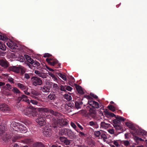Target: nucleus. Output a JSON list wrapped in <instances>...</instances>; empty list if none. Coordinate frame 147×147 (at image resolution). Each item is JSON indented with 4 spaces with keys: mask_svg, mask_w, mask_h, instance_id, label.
I'll return each instance as SVG.
<instances>
[{
    "mask_svg": "<svg viewBox=\"0 0 147 147\" xmlns=\"http://www.w3.org/2000/svg\"><path fill=\"white\" fill-rule=\"evenodd\" d=\"M43 134L47 137H49L52 135V130L50 128L45 126L43 128Z\"/></svg>",
    "mask_w": 147,
    "mask_h": 147,
    "instance_id": "obj_5",
    "label": "nucleus"
},
{
    "mask_svg": "<svg viewBox=\"0 0 147 147\" xmlns=\"http://www.w3.org/2000/svg\"><path fill=\"white\" fill-rule=\"evenodd\" d=\"M6 47L4 44H2L0 45V49L3 51H5L6 50Z\"/></svg>",
    "mask_w": 147,
    "mask_h": 147,
    "instance_id": "obj_39",
    "label": "nucleus"
},
{
    "mask_svg": "<svg viewBox=\"0 0 147 147\" xmlns=\"http://www.w3.org/2000/svg\"><path fill=\"white\" fill-rule=\"evenodd\" d=\"M53 86V89L55 91H56L59 90V87L58 86L57 84H54Z\"/></svg>",
    "mask_w": 147,
    "mask_h": 147,
    "instance_id": "obj_34",
    "label": "nucleus"
},
{
    "mask_svg": "<svg viewBox=\"0 0 147 147\" xmlns=\"http://www.w3.org/2000/svg\"><path fill=\"white\" fill-rule=\"evenodd\" d=\"M30 102H31L34 105H37L38 103V102L36 100H31Z\"/></svg>",
    "mask_w": 147,
    "mask_h": 147,
    "instance_id": "obj_57",
    "label": "nucleus"
},
{
    "mask_svg": "<svg viewBox=\"0 0 147 147\" xmlns=\"http://www.w3.org/2000/svg\"><path fill=\"white\" fill-rule=\"evenodd\" d=\"M94 106L95 107V108H96V109H98V108H99V105L98 102H97L95 101H94Z\"/></svg>",
    "mask_w": 147,
    "mask_h": 147,
    "instance_id": "obj_43",
    "label": "nucleus"
},
{
    "mask_svg": "<svg viewBox=\"0 0 147 147\" xmlns=\"http://www.w3.org/2000/svg\"><path fill=\"white\" fill-rule=\"evenodd\" d=\"M64 97L67 100L70 101L71 99V96L68 95V94H66L64 95Z\"/></svg>",
    "mask_w": 147,
    "mask_h": 147,
    "instance_id": "obj_31",
    "label": "nucleus"
},
{
    "mask_svg": "<svg viewBox=\"0 0 147 147\" xmlns=\"http://www.w3.org/2000/svg\"><path fill=\"white\" fill-rule=\"evenodd\" d=\"M40 90L44 92H49L50 89L47 87L45 86H43V87H41Z\"/></svg>",
    "mask_w": 147,
    "mask_h": 147,
    "instance_id": "obj_23",
    "label": "nucleus"
},
{
    "mask_svg": "<svg viewBox=\"0 0 147 147\" xmlns=\"http://www.w3.org/2000/svg\"><path fill=\"white\" fill-rule=\"evenodd\" d=\"M75 107L76 109H78L81 108V107L80 106V105L79 104V103H78L77 101L75 102Z\"/></svg>",
    "mask_w": 147,
    "mask_h": 147,
    "instance_id": "obj_44",
    "label": "nucleus"
},
{
    "mask_svg": "<svg viewBox=\"0 0 147 147\" xmlns=\"http://www.w3.org/2000/svg\"><path fill=\"white\" fill-rule=\"evenodd\" d=\"M33 64H31L32 66L34 67H37L40 65V63L36 61H34Z\"/></svg>",
    "mask_w": 147,
    "mask_h": 147,
    "instance_id": "obj_27",
    "label": "nucleus"
},
{
    "mask_svg": "<svg viewBox=\"0 0 147 147\" xmlns=\"http://www.w3.org/2000/svg\"><path fill=\"white\" fill-rule=\"evenodd\" d=\"M49 110H50V109L47 108H39V110L40 111L49 112Z\"/></svg>",
    "mask_w": 147,
    "mask_h": 147,
    "instance_id": "obj_32",
    "label": "nucleus"
},
{
    "mask_svg": "<svg viewBox=\"0 0 147 147\" xmlns=\"http://www.w3.org/2000/svg\"><path fill=\"white\" fill-rule=\"evenodd\" d=\"M94 101L92 100H88V104L90 106L92 107V106H93V105H94Z\"/></svg>",
    "mask_w": 147,
    "mask_h": 147,
    "instance_id": "obj_49",
    "label": "nucleus"
},
{
    "mask_svg": "<svg viewBox=\"0 0 147 147\" xmlns=\"http://www.w3.org/2000/svg\"><path fill=\"white\" fill-rule=\"evenodd\" d=\"M67 134L69 137L72 139H76L77 138L76 136L71 130L67 129Z\"/></svg>",
    "mask_w": 147,
    "mask_h": 147,
    "instance_id": "obj_9",
    "label": "nucleus"
},
{
    "mask_svg": "<svg viewBox=\"0 0 147 147\" xmlns=\"http://www.w3.org/2000/svg\"><path fill=\"white\" fill-rule=\"evenodd\" d=\"M71 126L74 128L77 132L78 131L76 129V125L73 122H71Z\"/></svg>",
    "mask_w": 147,
    "mask_h": 147,
    "instance_id": "obj_52",
    "label": "nucleus"
},
{
    "mask_svg": "<svg viewBox=\"0 0 147 147\" xmlns=\"http://www.w3.org/2000/svg\"><path fill=\"white\" fill-rule=\"evenodd\" d=\"M6 86H7L8 89V88L11 89L12 88H13V87H12L9 84H6Z\"/></svg>",
    "mask_w": 147,
    "mask_h": 147,
    "instance_id": "obj_60",
    "label": "nucleus"
},
{
    "mask_svg": "<svg viewBox=\"0 0 147 147\" xmlns=\"http://www.w3.org/2000/svg\"><path fill=\"white\" fill-rule=\"evenodd\" d=\"M10 138L9 134L7 133L4 134L2 137L0 136V139H2V140L5 142H8Z\"/></svg>",
    "mask_w": 147,
    "mask_h": 147,
    "instance_id": "obj_12",
    "label": "nucleus"
},
{
    "mask_svg": "<svg viewBox=\"0 0 147 147\" xmlns=\"http://www.w3.org/2000/svg\"><path fill=\"white\" fill-rule=\"evenodd\" d=\"M89 142H90L93 145H94L95 144V142L93 140H92V139L90 140Z\"/></svg>",
    "mask_w": 147,
    "mask_h": 147,
    "instance_id": "obj_63",
    "label": "nucleus"
},
{
    "mask_svg": "<svg viewBox=\"0 0 147 147\" xmlns=\"http://www.w3.org/2000/svg\"><path fill=\"white\" fill-rule=\"evenodd\" d=\"M110 125V124L107 123L105 121H102L100 123V127L102 128L107 129L108 128Z\"/></svg>",
    "mask_w": 147,
    "mask_h": 147,
    "instance_id": "obj_14",
    "label": "nucleus"
},
{
    "mask_svg": "<svg viewBox=\"0 0 147 147\" xmlns=\"http://www.w3.org/2000/svg\"><path fill=\"white\" fill-rule=\"evenodd\" d=\"M100 136L101 138L103 139V140L104 142H106V139H107V137L105 134L104 133L102 134Z\"/></svg>",
    "mask_w": 147,
    "mask_h": 147,
    "instance_id": "obj_37",
    "label": "nucleus"
},
{
    "mask_svg": "<svg viewBox=\"0 0 147 147\" xmlns=\"http://www.w3.org/2000/svg\"><path fill=\"white\" fill-rule=\"evenodd\" d=\"M74 104L73 103H72L71 102H69L68 103L67 105H65V108L67 107H70L71 108H72L74 107Z\"/></svg>",
    "mask_w": 147,
    "mask_h": 147,
    "instance_id": "obj_42",
    "label": "nucleus"
},
{
    "mask_svg": "<svg viewBox=\"0 0 147 147\" xmlns=\"http://www.w3.org/2000/svg\"><path fill=\"white\" fill-rule=\"evenodd\" d=\"M48 98L51 100H54L56 98L55 94H50L48 96Z\"/></svg>",
    "mask_w": 147,
    "mask_h": 147,
    "instance_id": "obj_28",
    "label": "nucleus"
},
{
    "mask_svg": "<svg viewBox=\"0 0 147 147\" xmlns=\"http://www.w3.org/2000/svg\"><path fill=\"white\" fill-rule=\"evenodd\" d=\"M22 97L23 101L26 102L28 104H30V100L27 98L28 96L24 94H22Z\"/></svg>",
    "mask_w": 147,
    "mask_h": 147,
    "instance_id": "obj_22",
    "label": "nucleus"
},
{
    "mask_svg": "<svg viewBox=\"0 0 147 147\" xmlns=\"http://www.w3.org/2000/svg\"><path fill=\"white\" fill-rule=\"evenodd\" d=\"M52 56V55L48 53H45L43 55V57H51Z\"/></svg>",
    "mask_w": 147,
    "mask_h": 147,
    "instance_id": "obj_53",
    "label": "nucleus"
},
{
    "mask_svg": "<svg viewBox=\"0 0 147 147\" xmlns=\"http://www.w3.org/2000/svg\"><path fill=\"white\" fill-rule=\"evenodd\" d=\"M87 107L89 108V112L88 113V114L92 117H95L96 114V108H95V107L92 106L91 107H90L88 106Z\"/></svg>",
    "mask_w": 147,
    "mask_h": 147,
    "instance_id": "obj_6",
    "label": "nucleus"
},
{
    "mask_svg": "<svg viewBox=\"0 0 147 147\" xmlns=\"http://www.w3.org/2000/svg\"><path fill=\"white\" fill-rule=\"evenodd\" d=\"M111 117H115V119L113 120V123H115L119 122L124 121L125 119V118L120 116L118 115L116 116L114 114L111 113Z\"/></svg>",
    "mask_w": 147,
    "mask_h": 147,
    "instance_id": "obj_3",
    "label": "nucleus"
},
{
    "mask_svg": "<svg viewBox=\"0 0 147 147\" xmlns=\"http://www.w3.org/2000/svg\"><path fill=\"white\" fill-rule=\"evenodd\" d=\"M90 95L92 96V97H93L95 99L98 98V96L94 95V94L91 93L90 94Z\"/></svg>",
    "mask_w": 147,
    "mask_h": 147,
    "instance_id": "obj_56",
    "label": "nucleus"
},
{
    "mask_svg": "<svg viewBox=\"0 0 147 147\" xmlns=\"http://www.w3.org/2000/svg\"><path fill=\"white\" fill-rule=\"evenodd\" d=\"M89 124L90 126H93L96 125V123L93 121L90 122Z\"/></svg>",
    "mask_w": 147,
    "mask_h": 147,
    "instance_id": "obj_64",
    "label": "nucleus"
},
{
    "mask_svg": "<svg viewBox=\"0 0 147 147\" xmlns=\"http://www.w3.org/2000/svg\"><path fill=\"white\" fill-rule=\"evenodd\" d=\"M70 141H71V140H68L67 138L63 143L65 145H69Z\"/></svg>",
    "mask_w": 147,
    "mask_h": 147,
    "instance_id": "obj_36",
    "label": "nucleus"
},
{
    "mask_svg": "<svg viewBox=\"0 0 147 147\" xmlns=\"http://www.w3.org/2000/svg\"><path fill=\"white\" fill-rule=\"evenodd\" d=\"M28 109H30L32 110V111L36 110V108L33 107L32 106H30L29 107H28Z\"/></svg>",
    "mask_w": 147,
    "mask_h": 147,
    "instance_id": "obj_62",
    "label": "nucleus"
},
{
    "mask_svg": "<svg viewBox=\"0 0 147 147\" xmlns=\"http://www.w3.org/2000/svg\"><path fill=\"white\" fill-rule=\"evenodd\" d=\"M32 116L33 117H40V115L38 114V113L35 111H32V113L31 115V117Z\"/></svg>",
    "mask_w": 147,
    "mask_h": 147,
    "instance_id": "obj_25",
    "label": "nucleus"
},
{
    "mask_svg": "<svg viewBox=\"0 0 147 147\" xmlns=\"http://www.w3.org/2000/svg\"><path fill=\"white\" fill-rule=\"evenodd\" d=\"M125 125L128 127L129 128L131 129V130L134 131L136 133L134 134L133 131L131 132V133L134 135V134H139V135H147V132H146L145 131L140 128H139L138 129H136L135 127L131 123L129 122H126Z\"/></svg>",
    "mask_w": 147,
    "mask_h": 147,
    "instance_id": "obj_2",
    "label": "nucleus"
},
{
    "mask_svg": "<svg viewBox=\"0 0 147 147\" xmlns=\"http://www.w3.org/2000/svg\"><path fill=\"white\" fill-rule=\"evenodd\" d=\"M32 141V140L30 138H26L25 139V141L26 143H29Z\"/></svg>",
    "mask_w": 147,
    "mask_h": 147,
    "instance_id": "obj_46",
    "label": "nucleus"
},
{
    "mask_svg": "<svg viewBox=\"0 0 147 147\" xmlns=\"http://www.w3.org/2000/svg\"><path fill=\"white\" fill-rule=\"evenodd\" d=\"M84 97H86L88 100H91L93 99V98L90 96L89 95H84Z\"/></svg>",
    "mask_w": 147,
    "mask_h": 147,
    "instance_id": "obj_54",
    "label": "nucleus"
},
{
    "mask_svg": "<svg viewBox=\"0 0 147 147\" xmlns=\"http://www.w3.org/2000/svg\"><path fill=\"white\" fill-rule=\"evenodd\" d=\"M22 96L21 97H18V98L17 99V100L18 101L17 102L18 103H19L22 100Z\"/></svg>",
    "mask_w": 147,
    "mask_h": 147,
    "instance_id": "obj_61",
    "label": "nucleus"
},
{
    "mask_svg": "<svg viewBox=\"0 0 147 147\" xmlns=\"http://www.w3.org/2000/svg\"><path fill=\"white\" fill-rule=\"evenodd\" d=\"M13 80L14 79L11 78H9L8 79V81L12 83H14Z\"/></svg>",
    "mask_w": 147,
    "mask_h": 147,
    "instance_id": "obj_59",
    "label": "nucleus"
},
{
    "mask_svg": "<svg viewBox=\"0 0 147 147\" xmlns=\"http://www.w3.org/2000/svg\"><path fill=\"white\" fill-rule=\"evenodd\" d=\"M66 87L65 88L66 90H67L68 91H71L72 89V88L70 86H66Z\"/></svg>",
    "mask_w": 147,
    "mask_h": 147,
    "instance_id": "obj_55",
    "label": "nucleus"
},
{
    "mask_svg": "<svg viewBox=\"0 0 147 147\" xmlns=\"http://www.w3.org/2000/svg\"><path fill=\"white\" fill-rule=\"evenodd\" d=\"M66 129H61L59 132V135L60 136H63L65 135L67 133Z\"/></svg>",
    "mask_w": 147,
    "mask_h": 147,
    "instance_id": "obj_20",
    "label": "nucleus"
},
{
    "mask_svg": "<svg viewBox=\"0 0 147 147\" xmlns=\"http://www.w3.org/2000/svg\"><path fill=\"white\" fill-rule=\"evenodd\" d=\"M117 109V106L116 104H114L113 106L111 105V111L114 112Z\"/></svg>",
    "mask_w": 147,
    "mask_h": 147,
    "instance_id": "obj_29",
    "label": "nucleus"
},
{
    "mask_svg": "<svg viewBox=\"0 0 147 147\" xmlns=\"http://www.w3.org/2000/svg\"><path fill=\"white\" fill-rule=\"evenodd\" d=\"M31 80L33 84L35 86L37 85H41L42 84V80L36 76L32 77L31 78Z\"/></svg>",
    "mask_w": 147,
    "mask_h": 147,
    "instance_id": "obj_4",
    "label": "nucleus"
},
{
    "mask_svg": "<svg viewBox=\"0 0 147 147\" xmlns=\"http://www.w3.org/2000/svg\"><path fill=\"white\" fill-rule=\"evenodd\" d=\"M67 138L64 137H61V136L59 137V140H60L63 142Z\"/></svg>",
    "mask_w": 147,
    "mask_h": 147,
    "instance_id": "obj_51",
    "label": "nucleus"
},
{
    "mask_svg": "<svg viewBox=\"0 0 147 147\" xmlns=\"http://www.w3.org/2000/svg\"><path fill=\"white\" fill-rule=\"evenodd\" d=\"M120 122H118L114 123L113 126L117 130H120L121 131H123L124 129L123 128V125H121L120 124Z\"/></svg>",
    "mask_w": 147,
    "mask_h": 147,
    "instance_id": "obj_11",
    "label": "nucleus"
},
{
    "mask_svg": "<svg viewBox=\"0 0 147 147\" xmlns=\"http://www.w3.org/2000/svg\"><path fill=\"white\" fill-rule=\"evenodd\" d=\"M31 93L35 96H38L40 94V93L37 92L35 90L32 91L31 92Z\"/></svg>",
    "mask_w": 147,
    "mask_h": 147,
    "instance_id": "obj_40",
    "label": "nucleus"
},
{
    "mask_svg": "<svg viewBox=\"0 0 147 147\" xmlns=\"http://www.w3.org/2000/svg\"><path fill=\"white\" fill-rule=\"evenodd\" d=\"M33 111L32 110L27 108L24 111L25 114L29 117H31V115Z\"/></svg>",
    "mask_w": 147,
    "mask_h": 147,
    "instance_id": "obj_15",
    "label": "nucleus"
},
{
    "mask_svg": "<svg viewBox=\"0 0 147 147\" xmlns=\"http://www.w3.org/2000/svg\"><path fill=\"white\" fill-rule=\"evenodd\" d=\"M25 57L27 60V62H29L30 63L32 64L34 62L33 59H32L30 57L27 55H25Z\"/></svg>",
    "mask_w": 147,
    "mask_h": 147,
    "instance_id": "obj_19",
    "label": "nucleus"
},
{
    "mask_svg": "<svg viewBox=\"0 0 147 147\" xmlns=\"http://www.w3.org/2000/svg\"><path fill=\"white\" fill-rule=\"evenodd\" d=\"M6 129L5 127L3 125H0V136H1L5 133Z\"/></svg>",
    "mask_w": 147,
    "mask_h": 147,
    "instance_id": "obj_18",
    "label": "nucleus"
},
{
    "mask_svg": "<svg viewBox=\"0 0 147 147\" xmlns=\"http://www.w3.org/2000/svg\"><path fill=\"white\" fill-rule=\"evenodd\" d=\"M17 86L19 88L22 90L25 89H26V86L20 83H18L17 84Z\"/></svg>",
    "mask_w": 147,
    "mask_h": 147,
    "instance_id": "obj_35",
    "label": "nucleus"
},
{
    "mask_svg": "<svg viewBox=\"0 0 147 147\" xmlns=\"http://www.w3.org/2000/svg\"><path fill=\"white\" fill-rule=\"evenodd\" d=\"M12 90L14 93H20L21 92L16 87H13Z\"/></svg>",
    "mask_w": 147,
    "mask_h": 147,
    "instance_id": "obj_33",
    "label": "nucleus"
},
{
    "mask_svg": "<svg viewBox=\"0 0 147 147\" xmlns=\"http://www.w3.org/2000/svg\"><path fill=\"white\" fill-rule=\"evenodd\" d=\"M6 45L8 47L11 49H14V47L12 45V44L10 43L7 42L6 43Z\"/></svg>",
    "mask_w": 147,
    "mask_h": 147,
    "instance_id": "obj_41",
    "label": "nucleus"
},
{
    "mask_svg": "<svg viewBox=\"0 0 147 147\" xmlns=\"http://www.w3.org/2000/svg\"><path fill=\"white\" fill-rule=\"evenodd\" d=\"M9 65V63L6 60L0 59V66L3 67L4 68H6L8 67Z\"/></svg>",
    "mask_w": 147,
    "mask_h": 147,
    "instance_id": "obj_7",
    "label": "nucleus"
},
{
    "mask_svg": "<svg viewBox=\"0 0 147 147\" xmlns=\"http://www.w3.org/2000/svg\"><path fill=\"white\" fill-rule=\"evenodd\" d=\"M49 111V113H51V114H52L53 115L55 116H57L58 114V112L54 111L53 110L51 109H50V110Z\"/></svg>",
    "mask_w": 147,
    "mask_h": 147,
    "instance_id": "obj_38",
    "label": "nucleus"
},
{
    "mask_svg": "<svg viewBox=\"0 0 147 147\" xmlns=\"http://www.w3.org/2000/svg\"><path fill=\"white\" fill-rule=\"evenodd\" d=\"M74 85L75 86L78 92L81 94H84V92L83 90L82 87L78 84H74Z\"/></svg>",
    "mask_w": 147,
    "mask_h": 147,
    "instance_id": "obj_13",
    "label": "nucleus"
},
{
    "mask_svg": "<svg viewBox=\"0 0 147 147\" xmlns=\"http://www.w3.org/2000/svg\"><path fill=\"white\" fill-rule=\"evenodd\" d=\"M25 78L27 79H28L30 78V76L28 74L26 73L24 74Z\"/></svg>",
    "mask_w": 147,
    "mask_h": 147,
    "instance_id": "obj_58",
    "label": "nucleus"
},
{
    "mask_svg": "<svg viewBox=\"0 0 147 147\" xmlns=\"http://www.w3.org/2000/svg\"><path fill=\"white\" fill-rule=\"evenodd\" d=\"M2 106V107H1L0 110L3 111H9L10 110V109L8 107V106L4 105H1Z\"/></svg>",
    "mask_w": 147,
    "mask_h": 147,
    "instance_id": "obj_17",
    "label": "nucleus"
},
{
    "mask_svg": "<svg viewBox=\"0 0 147 147\" xmlns=\"http://www.w3.org/2000/svg\"><path fill=\"white\" fill-rule=\"evenodd\" d=\"M57 63H58V61L57 60H55L52 62H51V64H50V65L54 66L55 64H56Z\"/></svg>",
    "mask_w": 147,
    "mask_h": 147,
    "instance_id": "obj_48",
    "label": "nucleus"
},
{
    "mask_svg": "<svg viewBox=\"0 0 147 147\" xmlns=\"http://www.w3.org/2000/svg\"><path fill=\"white\" fill-rule=\"evenodd\" d=\"M100 134V132L99 131H96L94 133V135L96 137H98Z\"/></svg>",
    "mask_w": 147,
    "mask_h": 147,
    "instance_id": "obj_45",
    "label": "nucleus"
},
{
    "mask_svg": "<svg viewBox=\"0 0 147 147\" xmlns=\"http://www.w3.org/2000/svg\"><path fill=\"white\" fill-rule=\"evenodd\" d=\"M12 128L15 131L19 132L22 134L25 133L27 131L26 127L20 123L13 122Z\"/></svg>",
    "mask_w": 147,
    "mask_h": 147,
    "instance_id": "obj_1",
    "label": "nucleus"
},
{
    "mask_svg": "<svg viewBox=\"0 0 147 147\" xmlns=\"http://www.w3.org/2000/svg\"><path fill=\"white\" fill-rule=\"evenodd\" d=\"M66 86H63L62 85L60 86V90L61 91H63L66 92V90L65 89V87H66Z\"/></svg>",
    "mask_w": 147,
    "mask_h": 147,
    "instance_id": "obj_47",
    "label": "nucleus"
},
{
    "mask_svg": "<svg viewBox=\"0 0 147 147\" xmlns=\"http://www.w3.org/2000/svg\"><path fill=\"white\" fill-rule=\"evenodd\" d=\"M57 119L56 118H55L54 120H55L54 121V124L56 125L57 127L61 128L62 127L61 123V120L60 119H58V118L57 117Z\"/></svg>",
    "mask_w": 147,
    "mask_h": 147,
    "instance_id": "obj_16",
    "label": "nucleus"
},
{
    "mask_svg": "<svg viewBox=\"0 0 147 147\" xmlns=\"http://www.w3.org/2000/svg\"><path fill=\"white\" fill-rule=\"evenodd\" d=\"M34 73L36 74L39 75V76L40 77H42V76L41 73H40L39 71L37 70H35Z\"/></svg>",
    "mask_w": 147,
    "mask_h": 147,
    "instance_id": "obj_50",
    "label": "nucleus"
},
{
    "mask_svg": "<svg viewBox=\"0 0 147 147\" xmlns=\"http://www.w3.org/2000/svg\"><path fill=\"white\" fill-rule=\"evenodd\" d=\"M20 67H16V66H10L8 68L7 71L9 72L12 71L16 73H19L20 71Z\"/></svg>",
    "mask_w": 147,
    "mask_h": 147,
    "instance_id": "obj_8",
    "label": "nucleus"
},
{
    "mask_svg": "<svg viewBox=\"0 0 147 147\" xmlns=\"http://www.w3.org/2000/svg\"><path fill=\"white\" fill-rule=\"evenodd\" d=\"M33 147H45L41 142H37L33 144Z\"/></svg>",
    "mask_w": 147,
    "mask_h": 147,
    "instance_id": "obj_21",
    "label": "nucleus"
},
{
    "mask_svg": "<svg viewBox=\"0 0 147 147\" xmlns=\"http://www.w3.org/2000/svg\"><path fill=\"white\" fill-rule=\"evenodd\" d=\"M36 121L41 126L44 125L46 124V122L45 121L44 119L43 118L40 117H38L36 119Z\"/></svg>",
    "mask_w": 147,
    "mask_h": 147,
    "instance_id": "obj_10",
    "label": "nucleus"
},
{
    "mask_svg": "<svg viewBox=\"0 0 147 147\" xmlns=\"http://www.w3.org/2000/svg\"><path fill=\"white\" fill-rule=\"evenodd\" d=\"M57 74H58L60 77L62 78L64 80H66V78L65 75L62 74L61 73H57Z\"/></svg>",
    "mask_w": 147,
    "mask_h": 147,
    "instance_id": "obj_30",
    "label": "nucleus"
},
{
    "mask_svg": "<svg viewBox=\"0 0 147 147\" xmlns=\"http://www.w3.org/2000/svg\"><path fill=\"white\" fill-rule=\"evenodd\" d=\"M60 120L61 122V123L62 126L66 125L68 123L66 121L65 119H60Z\"/></svg>",
    "mask_w": 147,
    "mask_h": 147,
    "instance_id": "obj_26",
    "label": "nucleus"
},
{
    "mask_svg": "<svg viewBox=\"0 0 147 147\" xmlns=\"http://www.w3.org/2000/svg\"><path fill=\"white\" fill-rule=\"evenodd\" d=\"M104 112V113L105 115L106 116H107L108 117H110V113L109 112L107 109H105Z\"/></svg>",
    "mask_w": 147,
    "mask_h": 147,
    "instance_id": "obj_24",
    "label": "nucleus"
}]
</instances>
